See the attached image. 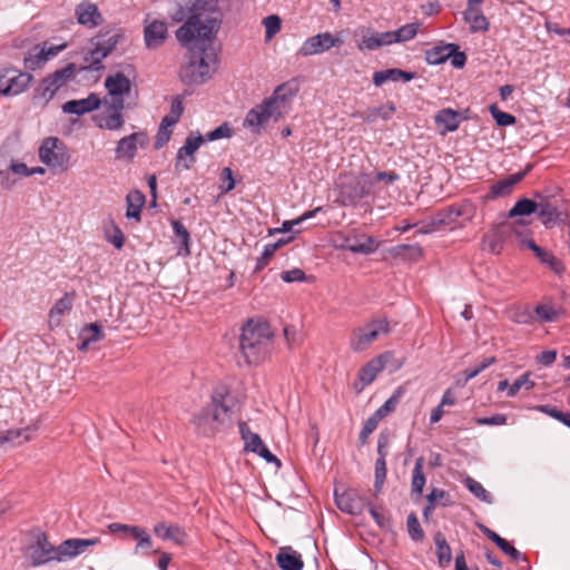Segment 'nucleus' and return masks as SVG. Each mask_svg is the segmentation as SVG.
I'll return each instance as SVG.
<instances>
[{
  "label": "nucleus",
  "mask_w": 570,
  "mask_h": 570,
  "mask_svg": "<svg viewBox=\"0 0 570 570\" xmlns=\"http://www.w3.org/2000/svg\"><path fill=\"white\" fill-rule=\"evenodd\" d=\"M463 19L469 24L470 31L485 32L490 28V22L483 14L481 8H466L463 12Z\"/></svg>",
  "instance_id": "nucleus-28"
},
{
  "label": "nucleus",
  "mask_w": 570,
  "mask_h": 570,
  "mask_svg": "<svg viewBox=\"0 0 570 570\" xmlns=\"http://www.w3.org/2000/svg\"><path fill=\"white\" fill-rule=\"evenodd\" d=\"M479 529L489 540L495 543L502 550V552H504L511 559L515 561L523 559L527 561V558L523 557L519 550L511 546L505 539L501 538L497 532L485 527L484 524H479Z\"/></svg>",
  "instance_id": "nucleus-27"
},
{
  "label": "nucleus",
  "mask_w": 570,
  "mask_h": 570,
  "mask_svg": "<svg viewBox=\"0 0 570 570\" xmlns=\"http://www.w3.org/2000/svg\"><path fill=\"white\" fill-rule=\"evenodd\" d=\"M263 23L265 26V36L268 40L281 31L282 21L278 16L271 14L264 18Z\"/></svg>",
  "instance_id": "nucleus-56"
},
{
  "label": "nucleus",
  "mask_w": 570,
  "mask_h": 570,
  "mask_svg": "<svg viewBox=\"0 0 570 570\" xmlns=\"http://www.w3.org/2000/svg\"><path fill=\"white\" fill-rule=\"evenodd\" d=\"M464 485L468 488V490L479 500L491 504L493 502V498L491 493L484 489V487L475 481L471 476H466L464 480Z\"/></svg>",
  "instance_id": "nucleus-47"
},
{
  "label": "nucleus",
  "mask_w": 570,
  "mask_h": 570,
  "mask_svg": "<svg viewBox=\"0 0 570 570\" xmlns=\"http://www.w3.org/2000/svg\"><path fill=\"white\" fill-rule=\"evenodd\" d=\"M47 62V57L45 55V48L39 50L37 53H29L28 57L24 58V68L28 70H37L41 68Z\"/></svg>",
  "instance_id": "nucleus-53"
},
{
  "label": "nucleus",
  "mask_w": 570,
  "mask_h": 570,
  "mask_svg": "<svg viewBox=\"0 0 570 570\" xmlns=\"http://www.w3.org/2000/svg\"><path fill=\"white\" fill-rule=\"evenodd\" d=\"M168 35L167 23L165 21L154 20L147 23L144 29L145 43L149 49L160 47Z\"/></svg>",
  "instance_id": "nucleus-20"
},
{
  "label": "nucleus",
  "mask_w": 570,
  "mask_h": 570,
  "mask_svg": "<svg viewBox=\"0 0 570 570\" xmlns=\"http://www.w3.org/2000/svg\"><path fill=\"white\" fill-rule=\"evenodd\" d=\"M155 534L161 540H171L178 544L185 540V531L178 524L159 522L154 527Z\"/></svg>",
  "instance_id": "nucleus-33"
},
{
  "label": "nucleus",
  "mask_w": 570,
  "mask_h": 570,
  "mask_svg": "<svg viewBox=\"0 0 570 570\" xmlns=\"http://www.w3.org/2000/svg\"><path fill=\"white\" fill-rule=\"evenodd\" d=\"M508 421V417L505 414H494L490 417H478L475 419V423L478 425H504Z\"/></svg>",
  "instance_id": "nucleus-63"
},
{
  "label": "nucleus",
  "mask_w": 570,
  "mask_h": 570,
  "mask_svg": "<svg viewBox=\"0 0 570 570\" xmlns=\"http://www.w3.org/2000/svg\"><path fill=\"white\" fill-rule=\"evenodd\" d=\"M75 292L66 293L49 311V326H59L61 316L72 308Z\"/></svg>",
  "instance_id": "nucleus-29"
},
{
  "label": "nucleus",
  "mask_w": 570,
  "mask_h": 570,
  "mask_svg": "<svg viewBox=\"0 0 570 570\" xmlns=\"http://www.w3.org/2000/svg\"><path fill=\"white\" fill-rule=\"evenodd\" d=\"M489 109L498 126L505 127L515 124V117L500 110L497 105H491Z\"/></svg>",
  "instance_id": "nucleus-52"
},
{
  "label": "nucleus",
  "mask_w": 570,
  "mask_h": 570,
  "mask_svg": "<svg viewBox=\"0 0 570 570\" xmlns=\"http://www.w3.org/2000/svg\"><path fill=\"white\" fill-rule=\"evenodd\" d=\"M72 75V65L55 71L41 81L40 86L35 91V99L39 98L43 100L45 104L49 102L55 97L58 89L62 87Z\"/></svg>",
  "instance_id": "nucleus-10"
},
{
  "label": "nucleus",
  "mask_w": 570,
  "mask_h": 570,
  "mask_svg": "<svg viewBox=\"0 0 570 570\" xmlns=\"http://www.w3.org/2000/svg\"><path fill=\"white\" fill-rule=\"evenodd\" d=\"M395 111V107L393 104H389L386 106L371 108L361 114V117L366 122H374L377 118H382L387 120L392 117Z\"/></svg>",
  "instance_id": "nucleus-45"
},
{
  "label": "nucleus",
  "mask_w": 570,
  "mask_h": 570,
  "mask_svg": "<svg viewBox=\"0 0 570 570\" xmlns=\"http://www.w3.org/2000/svg\"><path fill=\"white\" fill-rule=\"evenodd\" d=\"M220 179L222 185L219 188L222 194H227L235 188V179L233 176V171L229 167H225L222 170Z\"/></svg>",
  "instance_id": "nucleus-60"
},
{
  "label": "nucleus",
  "mask_w": 570,
  "mask_h": 570,
  "mask_svg": "<svg viewBox=\"0 0 570 570\" xmlns=\"http://www.w3.org/2000/svg\"><path fill=\"white\" fill-rule=\"evenodd\" d=\"M424 464L425 460L423 456H420L415 460V464L412 471V481H411V490L412 493L421 495L423 492V488L425 485L426 479L424 475Z\"/></svg>",
  "instance_id": "nucleus-41"
},
{
  "label": "nucleus",
  "mask_w": 570,
  "mask_h": 570,
  "mask_svg": "<svg viewBox=\"0 0 570 570\" xmlns=\"http://www.w3.org/2000/svg\"><path fill=\"white\" fill-rule=\"evenodd\" d=\"M105 86L109 95L112 97V101H115L116 98H122V96L128 94L131 88L130 80L121 72L107 77Z\"/></svg>",
  "instance_id": "nucleus-25"
},
{
  "label": "nucleus",
  "mask_w": 570,
  "mask_h": 570,
  "mask_svg": "<svg viewBox=\"0 0 570 570\" xmlns=\"http://www.w3.org/2000/svg\"><path fill=\"white\" fill-rule=\"evenodd\" d=\"M475 214L476 207L470 200H464L439 210L432 223L436 226H464L474 218Z\"/></svg>",
  "instance_id": "nucleus-8"
},
{
  "label": "nucleus",
  "mask_w": 570,
  "mask_h": 570,
  "mask_svg": "<svg viewBox=\"0 0 570 570\" xmlns=\"http://www.w3.org/2000/svg\"><path fill=\"white\" fill-rule=\"evenodd\" d=\"M119 39L120 35L118 33L111 36L98 35L92 38L94 48L85 56V61L88 62L89 68L92 70L101 69L102 60L115 50Z\"/></svg>",
  "instance_id": "nucleus-9"
},
{
  "label": "nucleus",
  "mask_w": 570,
  "mask_h": 570,
  "mask_svg": "<svg viewBox=\"0 0 570 570\" xmlns=\"http://www.w3.org/2000/svg\"><path fill=\"white\" fill-rule=\"evenodd\" d=\"M100 543L99 538H72L62 541L56 547L55 561L63 562L73 559L83 553L89 547H94Z\"/></svg>",
  "instance_id": "nucleus-13"
},
{
  "label": "nucleus",
  "mask_w": 570,
  "mask_h": 570,
  "mask_svg": "<svg viewBox=\"0 0 570 570\" xmlns=\"http://www.w3.org/2000/svg\"><path fill=\"white\" fill-rule=\"evenodd\" d=\"M32 79L29 72L7 69L0 75V95L18 96L29 88Z\"/></svg>",
  "instance_id": "nucleus-11"
},
{
  "label": "nucleus",
  "mask_w": 570,
  "mask_h": 570,
  "mask_svg": "<svg viewBox=\"0 0 570 570\" xmlns=\"http://www.w3.org/2000/svg\"><path fill=\"white\" fill-rule=\"evenodd\" d=\"M29 558L33 567L55 561L56 547L52 546L45 533L37 535L36 542L28 548Z\"/></svg>",
  "instance_id": "nucleus-17"
},
{
  "label": "nucleus",
  "mask_w": 570,
  "mask_h": 570,
  "mask_svg": "<svg viewBox=\"0 0 570 570\" xmlns=\"http://www.w3.org/2000/svg\"><path fill=\"white\" fill-rule=\"evenodd\" d=\"M77 22L88 29L98 27L102 22V16L98 7L88 1H81L75 9Z\"/></svg>",
  "instance_id": "nucleus-19"
},
{
  "label": "nucleus",
  "mask_w": 570,
  "mask_h": 570,
  "mask_svg": "<svg viewBox=\"0 0 570 570\" xmlns=\"http://www.w3.org/2000/svg\"><path fill=\"white\" fill-rule=\"evenodd\" d=\"M101 101L96 94H90L87 98L69 100L62 105V111L66 114L85 115L99 108Z\"/></svg>",
  "instance_id": "nucleus-21"
},
{
  "label": "nucleus",
  "mask_w": 570,
  "mask_h": 570,
  "mask_svg": "<svg viewBox=\"0 0 570 570\" xmlns=\"http://www.w3.org/2000/svg\"><path fill=\"white\" fill-rule=\"evenodd\" d=\"M336 185L340 189L342 205L355 206L362 198L371 194L373 181L367 174L344 173L338 176Z\"/></svg>",
  "instance_id": "nucleus-6"
},
{
  "label": "nucleus",
  "mask_w": 570,
  "mask_h": 570,
  "mask_svg": "<svg viewBox=\"0 0 570 570\" xmlns=\"http://www.w3.org/2000/svg\"><path fill=\"white\" fill-rule=\"evenodd\" d=\"M391 254L394 257L406 258L411 261H417L422 257L423 252L420 245H406L401 244L391 248Z\"/></svg>",
  "instance_id": "nucleus-44"
},
{
  "label": "nucleus",
  "mask_w": 570,
  "mask_h": 570,
  "mask_svg": "<svg viewBox=\"0 0 570 570\" xmlns=\"http://www.w3.org/2000/svg\"><path fill=\"white\" fill-rule=\"evenodd\" d=\"M342 247L355 254L368 255L377 249L379 243L371 236H363L361 239L346 238Z\"/></svg>",
  "instance_id": "nucleus-30"
},
{
  "label": "nucleus",
  "mask_w": 570,
  "mask_h": 570,
  "mask_svg": "<svg viewBox=\"0 0 570 570\" xmlns=\"http://www.w3.org/2000/svg\"><path fill=\"white\" fill-rule=\"evenodd\" d=\"M438 127H442L441 134L445 135L455 131L460 126V115L451 108H444L438 111L434 117Z\"/></svg>",
  "instance_id": "nucleus-31"
},
{
  "label": "nucleus",
  "mask_w": 570,
  "mask_h": 570,
  "mask_svg": "<svg viewBox=\"0 0 570 570\" xmlns=\"http://www.w3.org/2000/svg\"><path fill=\"white\" fill-rule=\"evenodd\" d=\"M281 278L285 283L304 282L306 275L301 268H293L281 273Z\"/></svg>",
  "instance_id": "nucleus-62"
},
{
  "label": "nucleus",
  "mask_w": 570,
  "mask_h": 570,
  "mask_svg": "<svg viewBox=\"0 0 570 570\" xmlns=\"http://www.w3.org/2000/svg\"><path fill=\"white\" fill-rule=\"evenodd\" d=\"M173 230L175 237L181 243V245L185 247L186 253L189 254V240L190 235L186 227L180 223L179 220H173L171 222Z\"/></svg>",
  "instance_id": "nucleus-55"
},
{
  "label": "nucleus",
  "mask_w": 570,
  "mask_h": 570,
  "mask_svg": "<svg viewBox=\"0 0 570 570\" xmlns=\"http://www.w3.org/2000/svg\"><path fill=\"white\" fill-rule=\"evenodd\" d=\"M419 27L420 24L414 22L404 24L395 31H387L389 36H391V45L413 39L419 32Z\"/></svg>",
  "instance_id": "nucleus-43"
},
{
  "label": "nucleus",
  "mask_w": 570,
  "mask_h": 570,
  "mask_svg": "<svg viewBox=\"0 0 570 570\" xmlns=\"http://www.w3.org/2000/svg\"><path fill=\"white\" fill-rule=\"evenodd\" d=\"M193 423L198 433L205 436H212L227 429L232 423V410L225 403L224 395H213L212 403L194 416Z\"/></svg>",
  "instance_id": "nucleus-4"
},
{
  "label": "nucleus",
  "mask_w": 570,
  "mask_h": 570,
  "mask_svg": "<svg viewBox=\"0 0 570 570\" xmlns=\"http://www.w3.org/2000/svg\"><path fill=\"white\" fill-rule=\"evenodd\" d=\"M274 332L269 323L261 317L248 318L242 326L239 352L248 365H259L272 354Z\"/></svg>",
  "instance_id": "nucleus-2"
},
{
  "label": "nucleus",
  "mask_w": 570,
  "mask_h": 570,
  "mask_svg": "<svg viewBox=\"0 0 570 570\" xmlns=\"http://www.w3.org/2000/svg\"><path fill=\"white\" fill-rule=\"evenodd\" d=\"M276 561L282 570H301L303 568L301 554L289 547L279 549Z\"/></svg>",
  "instance_id": "nucleus-32"
},
{
  "label": "nucleus",
  "mask_w": 570,
  "mask_h": 570,
  "mask_svg": "<svg viewBox=\"0 0 570 570\" xmlns=\"http://www.w3.org/2000/svg\"><path fill=\"white\" fill-rule=\"evenodd\" d=\"M205 141L200 134L190 132L185 139L184 145L178 149L176 155L175 169L177 171L188 170L196 163L195 153Z\"/></svg>",
  "instance_id": "nucleus-14"
},
{
  "label": "nucleus",
  "mask_w": 570,
  "mask_h": 570,
  "mask_svg": "<svg viewBox=\"0 0 570 570\" xmlns=\"http://www.w3.org/2000/svg\"><path fill=\"white\" fill-rule=\"evenodd\" d=\"M234 134L233 128L229 126L228 122L222 124L216 129L208 131L206 136L204 137L207 141H215L222 138H230Z\"/></svg>",
  "instance_id": "nucleus-57"
},
{
  "label": "nucleus",
  "mask_w": 570,
  "mask_h": 570,
  "mask_svg": "<svg viewBox=\"0 0 570 570\" xmlns=\"http://www.w3.org/2000/svg\"><path fill=\"white\" fill-rule=\"evenodd\" d=\"M538 204L535 200L522 198L518 200L509 212V217L528 216L535 213Z\"/></svg>",
  "instance_id": "nucleus-46"
},
{
  "label": "nucleus",
  "mask_w": 570,
  "mask_h": 570,
  "mask_svg": "<svg viewBox=\"0 0 570 570\" xmlns=\"http://www.w3.org/2000/svg\"><path fill=\"white\" fill-rule=\"evenodd\" d=\"M124 98H116L104 112L95 117L96 125L101 129L119 130L122 128L125 120L122 117Z\"/></svg>",
  "instance_id": "nucleus-16"
},
{
  "label": "nucleus",
  "mask_w": 570,
  "mask_h": 570,
  "mask_svg": "<svg viewBox=\"0 0 570 570\" xmlns=\"http://www.w3.org/2000/svg\"><path fill=\"white\" fill-rule=\"evenodd\" d=\"M335 502L337 508L352 515H360L370 505V501L355 489H348L343 493L335 492Z\"/></svg>",
  "instance_id": "nucleus-15"
},
{
  "label": "nucleus",
  "mask_w": 570,
  "mask_h": 570,
  "mask_svg": "<svg viewBox=\"0 0 570 570\" xmlns=\"http://www.w3.org/2000/svg\"><path fill=\"white\" fill-rule=\"evenodd\" d=\"M505 233L501 228H494L482 238V248L492 254H500L503 250Z\"/></svg>",
  "instance_id": "nucleus-34"
},
{
  "label": "nucleus",
  "mask_w": 570,
  "mask_h": 570,
  "mask_svg": "<svg viewBox=\"0 0 570 570\" xmlns=\"http://www.w3.org/2000/svg\"><path fill=\"white\" fill-rule=\"evenodd\" d=\"M510 318L518 324H531L533 316L528 308H515L511 312Z\"/></svg>",
  "instance_id": "nucleus-61"
},
{
  "label": "nucleus",
  "mask_w": 570,
  "mask_h": 570,
  "mask_svg": "<svg viewBox=\"0 0 570 570\" xmlns=\"http://www.w3.org/2000/svg\"><path fill=\"white\" fill-rule=\"evenodd\" d=\"M362 40L357 43V49L360 51H372L376 50L383 46L391 45V36H389L387 31L385 32H370V30H362Z\"/></svg>",
  "instance_id": "nucleus-23"
},
{
  "label": "nucleus",
  "mask_w": 570,
  "mask_h": 570,
  "mask_svg": "<svg viewBox=\"0 0 570 570\" xmlns=\"http://www.w3.org/2000/svg\"><path fill=\"white\" fill-rule=\"evenodd\" d=\"M406 527L410 538L415 542H421L424 539V531L422 530L419 519L415 513H410L406 520Z\"/></svg>",
  "instance_id": "nucleus-51"
},
{
  "label": "nucleus",
  "mask_w": 570,
  "mask_h": 570,
  "mask_svg": "<svg viewBox=\"0 0 570 570\" xmlns=\"http://www.w3.org/2000/svg\"><path fill=\"white\" fill-rule=\"evenodd\" d=\"M148 144V137L145 132L138 131L122 137L115 149L116 159L132 160L136 156L138 145L144 147Z\"/></svg>",
  "instance_id": "nucleus-18"
},
{
  "label": "nucleus",
  "mask_w": 570,
  "mask_h": 570,
  "mask_svg": "<svg viewBox=\"0 0 570 570\" xmlns=\"http://www.w3.org/2000/svg\"><path fill=\"white\" fill-rule=\"evenodd\" d=\"M537 316L542 322H553L556 321L560 314L562 313L561 308H556L550 304L538 305L534 309Z\"/></svg>",
  "instance_id": "nucleus-50"
},
{
  "label": "nucleus",
  "mask_w": 570,
  "mask_h": 570,
  "mask_svg": "<svg viewBox=\"0 0 570 570\" xmlns=\"http://www.w3.org/2000/svg\"><path fill=\"white\" fill-rule=\"evenodd\" d=\"M292 97L286 85L276 87L269 97L247 111L243 127L254 135H262L271 121L277 122L289 112Z\"/></svg>",
  "instance_id": "nucleus-3"
},
{
  "label": "nucleus",
  "mask_w": 570,
  "mask_h": 570,
  "mask_svg": "<svg viewBox=\"0 0 570 570\" xmlns=\"http://www.w3.org/2000/svg\"><path fill=\"white\" fill-rule=\"evenodd\" d=\"M459 46L455 43H446L444 46H436L425 51V60L429 65H441L445 62Z\"/></svg>",
  "instance_id": "nucleus-35"
},
{
  "label": "nucleus",
  "mask_w": 570,
  "mask_h": 570,
  "mask_svg": "<svg viewBox=\"0 0 570 570\" xmlns=\"http://www.w3.org/2000/svg\"><path fill=\"white\" fill-rule=\"evenodd\" d=\"M538 204V217L544 226H550L559 219L558 207L550 198H541Z\"/></svg>",
  "instance_id": "nucleus-36"
},
{
  "label": "nucleus",
  "mask_w": 570,
  "mask_h": 570,
  "mask_svg": "<svg viewBox=\"0 0 570 570\" xmlns=\"http://www.w3.org/2000/svg\"><path fill=\"white\" fill-rule=\"evenodd\" d=\"M385 364V356L382 354L363 365L358 371V379L363 385L371 384L376 379L379 373L384 370Z\"/></svg>",
  "instance_id": "nucleus-26"
},
{
  "label": "nucleus",
  "mask_w": 570,
  "mask_h": 570,
  "mask_svg": "<svg viewBox=\"0 0 570 570\" xmlns=\"http://www.w3.org/2000/svg\"><path fill=\"white\" fill-rule=\"evenodd\" d=\"M390 332L391 326L387 318L370 320L364 325L352 330L348 340L350 348L355 353L366 351L381 335H387Z\"/></svg>",
  "instance_id": "nucleus-7"
},
{
  "label": "nucleus",
  "mask_w": 570,
  "mask_h": 570,
  "mask_svg": "<svg viewBox=\"0 0 570 570\" xmlns=\"http://www.w3.org/2000/svg\"><path fill=\"white\" fill-rule=\"evenodd\" d=\"M414 77H415L414 72L404 71V70L397 69V68H391V69H386V70H382V71H375L373 73V82L376 87H381L386 81L407 82V81H411L412 79H414Z\"/></svg>",
  "instance_id": "nucleus-24"
},
{
  "label": "nucleus",
  "mask_w": 570,
  "mask_h": 570,
  "mask_svg": "<svg viewBox=\"0 0 570 570\" xmlns=\"http://www.w3.org/2000/svg\"><path fill=\"white\" fill-rule=\"evenodd\" d=\"M537 410L546 415H549L550 417L563 423L566 426L570 429V412H562L556 406L543 404L538 405Z\"/></svg>",
  "instance_id": "nucleus-49"
},
{
  "label": "nucleus",
  "mask_w": 570,
  "mask_h": 570,
  "mask_svg": "<svg viewBox=\"0 0 570 570\" xmlns=\"http://www.w3.org/2000/svg\"><path fill=\"white\" fill-rule=\"evenodd\" d=\"M523 386H525L527 390H531L534 386V382L530 381L529 373H524L518 380H515L513 382V384H511L509 386L508 396H510V397L515 396L518 394V392L521 390V387H523Z\"/></svg>",
  "instance_id": "nucleus-58"
},
{
  "label": "nucleus",
  "mask_w": 570,
  "mask_h": 570,
  "mask_svg": "<svg viewBox=\"0 0 570 570\" xmlns=\"http://www.w3.org/2000/svg\"><path fill=\"white\" fill-rule=\"evenodd\" d=\"M546 27L549 32L563 37L567 43L570 46V28H562L554 22H547Z\"/></svg>",
  "instance_id": "nucleus-64"
},
{
  "label": "nucleus",
  "mask_w": 570,
  "mask_h": 570,
  "mask_svg": "<svg viewBox=\"0 0 570 570\" xmlns=\"http://www.w3.org/2000/svg\"><path fill=\"white\" fill-rule=\"evenodd\" d=\"M531 165H528L525 170L510 175L507 178L494 183L490 188L491 196L501 197L511 194L513 187L525 177V175L531 170Z\"/></svg>",
  "instance_id": "nucleus-22"
},
{
  "label": "nucleus",
  "mask_w": 570,
  "mask_h": 570,
  "mask_svg": "<svg viewBox=\"0 0 570 570\" xmlns=\"http://www.w3.org/2000/svg\"><path fill=\"white\" fill-rule=\"evenodd\" d=\"M38 157L53 174L66 173L71 167L70 151L58 137L43 138L38 148Z\"/></svg>",
  "instance_id": "nucleus-5"
},
{
  "label": "nucleus",
  "mask_w": 570,
  "mask_h": 570,
  "mask_svg": "<svg viewBox=\"0 0 570 570\" xmlns=\"http://www.w3.org/2000/svg\"><path fill=\"white\" fill-rule=\"evenodd\" d=\"M127 202V218H134L136 220H140L141 208L145 205L146 197L140 190H131L128 193L126 197Z\"/></svg>",
  "instance_id": "nucleus-39"
},
{
  "label": "nucleus",
  "mask_w": 570,
  "mask_h": 570,
  "mask_svg": "<svg viewBox=\"0 0 570 570\" xmlns=\"http://www.w3.org/2000/svg\"><path fill=\"white\" fill-rule=\"evenodd\" d=\"M222 24V12L216 0H195L185 23L176 31L177 40L188 47V61L180 69V79L187 85L209 80L218 67V53L213 41Z\"/></svg>",
  "instance_id": "nucleus-1"
},
{
  "label": "nucleus",
  "mask_w": 570,
  "mask_h": 570,
  "mask_svg": "<svg viewBox=\"0 0 570 570\" xmlns=\"http://www.w3.org/2000/svg\"><path fill=\"white\" fill-rule=\"evenodd\" d=\"M36 430V428L31 426H27L24 429L8 430L6 433L0 434V448L6 443L19 445L22 442L30 441L32 438V433Z\"/></svg>",
  "instance_id": "nucleus-37"
},
{
  "label": "nucleus",
  "mask_w": 570,
  "mask_h": 570,
  "mask_svg": "<svg viewBox=\"0 0 570 570\" xmlns=\"http://www.w3.org/2000/svg\"><path fill=\"white\" fill-rule=\"evenodd\" d=\"M287 242L285 240H278L276 243L266 244L264 246L262 255L257 258L255 272L263 271L269 263L271 258L275 254V252L283 245H285Z\"/></svg>",
  "instance_id": "nucleus-48"
},
{
  "label": "nucleus",
  "mask_w": 570,
  "mask_h": 570,
  "mask_svg": "<svg viewBox=\"0 0 570 570\" xmlns=\"http://www.w3.org/2000/svg\"><path fill=\"white\" fill-rule=\"evenodd\" d=\"M386 479V460L383 458H377L375 462V482L374 489L375 493L381 492L382 487Z\"/></svg>",
  "instance_id": "nucleus-54"
},
{
  "label": "nucleus",
  "mask_w": 570,
  "mask_h": 570,
  "mask_svg": "<svg viewBox=\"0 0 570 570\" xmlns=\"http://www.w3.org/2000/svg\"><path fill=\"white\" fill-rule=\"evenodd\" d=\"M342 45V39L326 31L307 38L298 49V55L302 57L320 55Z\"/></svg>",
  "instance_id": "nucleus-12"
},
{
  "label": "nucleus",
  "mask_w": 570,
  "mask_h": 570,
  "mask_svg": "<svg viewBox=\"0 0 570 570\" xmlns=\"http://www.w3.org/2000/svg\"><path fill=\"white\" fill-rule=\"evenodd\" d=\"M239 433L245 443V450L257 454L265 446L262 438L252 432L246 422H239Z\"/></svg>",
  "instance_id": "nucleus-38"
},
{
  "label": "nucleus",
  "mask_w": 570,
  "mask_h": 570,
  "mask_svg": "<svg viewBox=\"0 0 570 570\" xmlns=\"http://www.w3.org/2000/svg\"><path fill=\"white\" fill-rule=\"evenodd\" d=\"M434 543L440 567L449 566L452 560V552L445 537L441 532L435 533Z\"/></svg>",
  "instance_id": "nucleus-42"
},
{
  "label": "nucleus",
  "mask_w": 570,
  "mask_h": 570,
  "mask_svg": "<svg viewBox=\"0 0 570 570\" xmlns=\"http://www.w3.org/2000/svg\"><path fill=\"white\" fill-rule=\"evenodd\" d=\"M405 391L403 386H399L393 394L384 402L382 406H380L373 415L379 420L382 421L384 417L393 413L400 403L402 396L404 395Z\"/></svg>",
  "instance_id": "nucleus-40"
},
{
  "label": "nucleus",
  "mask_w": 570,
  "mask_h": 570,
  "mask_svg": "<svg viewBox=\"0 0 570 570\" xmlns=\"http://www.w3.org/2000/svg\"><path fill=\"white\" fill-rule=\"evenodd\" d=\"M428 501L433 502L435 505L440 503L443 507L451 504L450 494L439 488H433L426 497Z\"/></svg>",
  "instance_id": "nucleus-59"
}]
</instances>
